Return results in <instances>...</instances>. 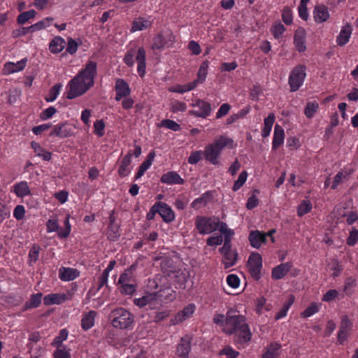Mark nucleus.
I'll list each match as a JSON object with an SVG mask.
<instances>
[{
    "label": "nucleus",
    "instance_id": "f257e3e1",
    "mask_svg": "<svg viewBox=\"0 0 358 358\" xmlns=\"http://www.w3.org/2000/svg\"><path fill=\"white\" fill-rule=\"evenodd\" d=\"M96 74V62L90 61L85 69L80 71L69 83V91L66 98L73 99L84 94L94 85Z\"/></svg>",
    "mask_w": 358,
    "mask_h": 358
},
{
    "label": "nucleus",
    "instance_id": "f03ea898",
    "mask_svg": "<svg viewBox=\"0 0 358 358\" xmlns=\"http://www.w3.org/2000/svg\"><path fill=\"white\" fill-rule=\"evenodd\" d=\"M245 320V316L234 314V311L231 309L227 313L226 327L224 331L229 335L234 334L236 342L240 344L248 343L252 337L250 327Z\"/></svg>",
    "mask_w": 358,
    "mask_h": 358
},
{
    "label": "nucleus",
    "instance_id": "7ed1b4c3",
    "mask_svg": "<svg viewBox=\"0 0 358 358\" xmlns=\"http://www.w3.org/2000/svg\"><path fill=\"white\" fill-rule=\"evenodd\" d=\"M233 140L226 136H221L213 143L206 147L203 152L205 159L212 164H219L218 157L222 150L228 145H232Z\"/></svg>",
    "mask_w": 358,
    "mask_h": 358
},
{
    "label": "nucleus",
    "instance_id": "20e7f679",
    "mask_svg": "<svg viewBox=\"0 0 358 358\" xmlns=\"http://www.w3.org/2000/svg\"><path fill=\"white\" fill-rule=\"evenodd\" d=\"M111 324L115 328L127 329L134 322V315L124 308H117L111 312Z\"/></svg>",
    "mask_w": 358,
    "mask_h": 358
},
{
    "label": "nucleus",
    "instance_id": "39448f33",
    "mask_svg": "<svg viewBox=\"0 0 358 358\" xmlns=\"http://www.w3.org/2000/svg\"><path fill=\"white\" fill-rule=\"evenodd\" d=\"M220 225V218L217 217L197 216L195 226L200 234H208L216 231Z\"/></svg>",
    "mask_w": 358,
    "mask_h": 358
},
{
    "label": "nucleus",
    "instance_id": "423d86ee",
    "mask_svg": "<svg viewBox=\"0 0 358 358\" xmlns=\"http://www.w3.org/2000/svg\"><path fill=\"white\" fill-rule=\"evenodd\" d=\"M172 292H173V291L171 288L166 287L158 292L147 294L141 298L135 299L134 302L135 305L139 307H143L151 301L157 299L162 300V299H165L172 300V299L174 298Z\"/></svg>",
    "mask_w": 358,
    "mask_h": 358
},
{
    "label": "nucleus",
    "instance_id": "0eeeda50",
    "mask_svg": "<svg viewBox=\"0 0 358 358\" xmlns=\"http://www.w3.org/2000/svg\"><path fill=\"white\" fill-rule=\"evenodd\" d=\"M247 266L251 277L255 280H259L262 267V256L257 252H252L248 258Z\"/></svg>",
    "mask_w": 358,
    "mask_h": 358
},
{
    "label": "nucleus",
    "instance_id": "6e6552de",
    "mask_svg": "<svg viewBox=\"0 0 358 358\" xmlns=\"http://www.w3.org/2000/svg\"><path fill=\"white\" fill-rule=\"evenodd\" d=\"M306 66L303 64L297 65L292 69V92L297 91L303 85L306 76Z\"/></svg>",
    "mask_w": 358,
    "mask_h": 358
},
{
    "label": "nucleus",
    "instance_id": "1a4fd4ad",
    "mask_svg": "<svg viewBox=\"0 0 358 358\" xmlns=\"http://www.w3.org/2000/svg\"><path fill=\"white\" fill-rule=\"evenodd\" d=\"M192 106H198L201 109V111L197 110H189V114L198 117L206 118L211 112L210 103L201 99H197Z\"/></svg>",
    "mask_w": 358,
    "mask_h": 358
},
{
    "label": "nucleus",
    "instance_id": "9d476101",
    "mask_svg": "<svg viewBox=\"0 0 358 358\" xmlns=\"http://www.w3.org/2000/svg\"><path fill=\"white\" fill-rule=\"evenodd\" d=\"M115 90L116 92V101H120L122 98L127 97L131 93L128 83L122 78L116 80Z\"/></svg>",
    "mask_w": 358,
    "mask_h": 358
},
{
    "label": "nucleus",
    "instance_id": "9b49d317",
    "mask_svg": "<svg viewBox=\"0 0 358 358\" xmlns=\"http://www.w3.org/2000/svg\"><path fill=\"white\" fill-rule=\"evenodd\" d=\"M156 204L159 205L157 213L160 215L165 222H171L175 219V214L168 204L161 201L157 202Z\"/></svg>",
    "mask_w": 358,
    "mask_h": 358
},
{
    "label": "nucleus",
    "instance_id": "f8f14e48",
    "mask_svg": "<svg viewBox=\"0 0 358 358\" xmlns=\"http://www.w3.org/2000/svg\"><path fill=\"white\" fill-rule=\"evenodd\" d=\"M72 129L67 123H61L55 125L53 130L50 133V136H56L59 138H67L73 135Z\"/></svg>",
    "mask_w": 358,
    "mask_h": 358
},
{
    "label": "nucleus",
    "instance_id": "ddd939ff",
    "mask_svg": "<svg viewBox=\"0 0 358 358\" xmlns=\"http://www.w3.org/2000/svg\"><path fill=\"white\" fill-rule=\"evenodd\" d=\"M248 239L252 247L255 248H259L262 243L266 241V233L259 231L258 230L252 231L250 232Z\"/></svg>",
    "mask_w": 358,
    "mask_h": 358
},
{
    "label": "nucleus",
    "instance_id": "4468645a",
    "mask_svg": "<svg viewBox=\"0 0 358 358\" xmlns=\"http://www.w3.org/2000/svg\"><path fill=\"white\" fill-rule=\"evenodd\" d=\"M306 30L302 27L298 28L294 33V43L300 52L306 50Z\"/></svg>",
    "mask_w": 358,
    "mask_h": 358
},
{
    "label": "nucleus",
    "instance_id": "2eb2a0df",
    "mask_svg": "<svg viewBox=\"0 0 358 358\" xmlns=\"http://www.w3.org/2000/svg\"><path fill=\"white\" fill-rule=\"evenodd\" d=\"M160 182L168 185H182L185 180L176 171H169L162 175Z\"/></svg>",
    "mask_w": 358,
    "mask_h": 358
},
{
    "label": "nucleus",
    "instance_id": "dca6fc26",
    "mask_svg": "<svg viewBox=\"0 0 358 358\" xmlns=\"http://www.w3.org/2000/svg\"><path fill=\"white\" fill-rule=\"evenodd\" d=\"M313 16L315 22L317 23L327 21L329 17L327 7L324 4L316 5L313 10Z\"/></svg>",
    "mask_w": 358,
    "mask_h": 358
},
{
    "label": "nucleus",
    "instance_id": "f3484780",
    "mask_svg": "<svg viewBox=\"0 0 358 358\" xmlns=\"http://www.w3.org/2000/svg\"><path fill=\"white\" fill-rule=\"evenodd\" d=\"M59 278L63 281H71L80 275V271L76 268L70 267H61L59 271Z\"/></svg>",
    "mask_w": 358,
    "mask_h": 358
},
{
    "label": "nucleus",
    "instance_id": "a211bd4d",
    "mask_svg": "<svg viewBox=\"0 0 358 358\" xmlns=\"http://www.w3.org/2000/svg\"><path fill=\"white\" fill-rule=\"evenodd\" d=\"M352 26L348 23L343 26L337 36L336 43L340 46H344L348 41L352 34Z\"/></svg>",
    "mask_w": 358,
    "mask_h": 358
},
{
    "label": "nucleus",
    "instance_id": "6ab92c4d",
    "mask_svg": "<svg viewBox=\"0 0 358 358\" xmlns=\"http://www.w3.org/2000/svg\"><path fill=\"white\" fill-rule=\"evenodd\" d=\"M191 350V338L189 336H185L181 338L180 343L177 347V353L178 356L186 357L188 356Z\"/></svg>",
    "mask_w": 358,
    "mask_h": 358
},
{
    "label": "nucleus",
    "instance_id": "aec40b11",
    "mask_svg": "<svg viewBox=\"0 0 358 358\" xmlns=\"http://www.w3.org/2000/svg\"><path fill=\"white\" fill-rule=\"evenodd\" d=\"M165 36H171L170 31H164L159 33L154 38H153V44L152 45V48L153 50H161L166 45H169L164 40Z\"/></svg>",
    "mask_w": 358,
    "mask_h": 358
},
{
    "label": "nucleus",
    "instance_id": "412c9836",
    "mask_svg": "<svg viewBox=\"0 0 358 358\" xmlns=\"http://www.w3.org/2000/svg\"><path fill=\"white\" fill-rule=\"evenodd\" d=\"M160 267L162 273L169 278H172V273L177 269L173 265V259L169 257L162 259L160 264Z\"/></svg>",
    "mask_w": 358,
    "mask_h": 358
},
{
    "label": "nucleus",
    "instance_id": "4be33fe9",
    "mask_svg": "<svg viewBox=\"0 0 358 358\" xmlns=\"http://www.w3.org/2000/svg\"><path fill=\"white\" fill-rule=\"evenodd\" d=\"M136 59L138 62V72L143 77L145 72V50L143 47L138 48Z\"/></svg>",
    "mask_w": 358,
    "mask_h": 358
},
{
    "label": "nucleus",
    "instance_id": "5701e85b",
    "mask_svg": "<svg viewBox=\"0 0 358 358\" xmlns=\"http://www.w3.org/2000/svg\"><path fill=\"white\" fill-rule=\"evenodd\" d=\"M290 266L289 263L281 264L272 269L271 276L275 280L283 278L289 271Z\"/></svg>",
    "mask_w": 358,
    "mask_h": 358
},
{
    "label": "nucleus",
    "instance_id": "b1692460",
    "mask_svg": "<svg viewBox=\"0 0 358 358\" xmlns=\"http://www.w3.org/2000/svg\"><path fill=\"white\" fill-rule=\"evenodd\" d=\"M194 311V305L189 304L185 307L183 310L179 312L174 318L173 324H178L182 322L187 318H188Z\"/></svg>",
    "mask_w": 358,
    "mask_h": 358
},
{
    "label": "nucleus",
    "instance_id": "393cba45",
    "mask_svg": "<svg viewBox=\"0 0 358 358\" xmlns=\"http://www.w3.org/2000/svg\"><path fill=\"white\" fill-rule=\"evenodd\" d=\"M284 136V130L282 127L278 124H275L272 143L273 149H277L283 143Z\"/></svg>",
    "mask_w": 358,
    "mask_h": 358
},
{
    "label": "nucleus",
    "instance_id": "a878e982",
    "mask_svg": "<svg viewBox=\"0 0 358 358\" xmlns=\"http://www.w3.org/2000/svg\"><path fill=\"white\" fill-rule=\"evenodd\" d=\"M66 42L64 38L60 36L55 37L49 45V48L52 53H59L65 48Z\"/></svg>",
    "mask_w": 358,
    "mask_h": 358
},
{
    "label": "nucleus",
    "instance_id": "bb28decb",
    "mask_svg": "<svg viewBox=\"0 0 358 358\" xmlns=\"http://www.w3.org/2000/svg\"><path fill=\"white\" fill-rule=\"evenodd\" d=\"M223 255L224 259L222 263L224 264V268H229L234 266L238 258V253L231 250L220 252Z\"/></svg>",
    "mask_w": 358,
    "mask_h": 358
},
{
    "label": "nucleus",
    "instance_id": "cd10ccee",
    "mask_svg": "<svg viewBox=\"0 0 358 358\" xmlns=\"http://www.w3.org/2000/svg\"><path fill=\"white\" fill-rule=\"evenodd\" d=\"M96 315L95 311L90 310L83 316L81 320V327L84 330H88L94 326Z\"/></svg>",
    "mask_w": 358,
    "mask_h": 358
},
{
    "label": "nucleus",
    "instance_id": "c85d7f7f",
    "mask_svg": "<svg viewBox=\"0 0 358 358\" xmlns=\"http://www.w3.org/2000/svg\"><path fill=\"white\" fill-rule=\"evenodd\" d=\"M65 294H50L43 298V303L46 306L60 304L66 300Z\"/></svg>",
    "mask_w": 358,
    "mask_h": 358
},
{
    "label": "nucleus",
    "instance_id": "c756f323",
    "mask_svg": "<svg viewBox=\"0 0 358 358\" xmlns=\"http://www.w3.org/2000/svg\"><path fill=\"white\" fill-rule=\"evenodd\" d=\"M274 121L275 115L273 113H269L267 117L264 119V127L262 131V136L263 138H266L269 136Z\"/></svg>",
    "mask_w": 358,
    "mask_h": 358
},
{
    "label": "nucleus",
    "instance_id": "7c9ffc66",
    "mask_svg": "<svg viewBox=\"0 0 358 358\" xmlns=\"http://www.w3.org/2000/svg\"><path fill=\"white\" fill-rule=\"evenodd\" d=\"M213 197V193L210 191L203 194L201 197L193 201L191 206L193 208H199L200 205H206L209 200Z\"/></svg>",
    "mask_w": 358,
    "mask_h": 358
},
{
    "label": "nucleus",
    "instance_id": "2f4dec72",
    "mask_svg": "<svg viewBox=\"0 0 358 358\" xmlns=\"http://www.w3.org/2000/svg\"><path fill=\"white\" fill-rule=\"evenodd\" d=\"M107 236L110 241H115L117 240L120 236V224L117 223L108 224Z\"/></svg>",
    "mask_w": 358,
    "mask_h": 358
},
{
    "label": "nucleus",
    "instance_id": "473e14b6",
    "mask_svg": "<svg viewBox=\"0 0 358 358\" xmlns=\"http://www.w3.org/2000/svg\"><path fill=\"white\" fill-rule=\"evenodd\" d=\"M15 193L18 197H24L31 194L27 182L22 181L15 185Z\"/></svg>",
    "mask_w": 358,
    "mask_h": 358
},
{
    "label": "nucleus",
    "instance_id": "72a5a7b5",
    "mask_svg": "<svg viewBox=\"0 0 358 358\" xmlns=\"http://www.w3.org/2000/svg\"><path fill=\"white\" fill-rule=\"evenodd\" d=\"M280 348V345L277 343H271L266 351L263 354L262 358H277L278 356V350Z\"/></svg>",
    "mask_w": 358,
    "mask_h": 358
},
{
    "label": "nucleus",
    "instance_id": "f704fd0d",
    "mask_svg": "<svg viewBox=\"0 0 358 358\" xmlns=\"http://www.w3.org/2000/svg\"><path fill=\"white\" fill-rule=\"evenodd\" d=\"M41 299L42 293L32 294L30 299L25 303L24 306V310L38 307L41 303Z\"/></svg>",
    "mask_w": 358,
    "mask_h": 358
},
{
    "label": "nucleus",
    "instance_id": "c9c22d12",
    "mask_svg": "<svg viewBox=\"0 0 358 358\" xmlns=\"http://www.w3.org/2000/svg\"><path fill=\"white\" fill-rule=\"evenodd\" d=\"M151 26V22L145 20L144 18L139 17L134 20L132 23L131 31H141L144 29H147Z\"/></svg>",
    "mask_w": 358,
    "mask_h": 358
},
{
    "label": "nucleus",
    "instance_id": "e433bc0d",
    "mask_svg": "<svg viewBox=\"0 0 358 358\" xmlns=\"http://www.w3.org/2000/svg\"><path fill=\"white\" fill-rule=\"evenodd\" d=\"M172 279H174L175 281L180 285V287L182 286V288H185V282H187V275L182 272L180 269H176L173 273H172Z\"/></svg>",
    "mask_w": 358,
    "mask_h": 358
},
{
    "label": "nucleus",
    "instance_id": "4c0bfd02",
    "mask_svg": "<svg viewBox=\"0 0 358 358\" xmlns=\"http://www.w3.org/2000/svg\"><path fill=\"white\" fill-rule=\"evenodd\" d=\"M36 11L34 10H29L28 11L20 13L17 17V22L19 24H24L30 19L35 17Z\"/></svg>",
    "mask_w": 358,
    "mask_h": 358
},
{
    "label": "nucleus",
    "instance_id": "58836bf2",
    "mask_svg": "<svg viewBox=\"0 0 358 358\" xmlns=\"http://www.w3.org/2000/svg\"><path fill=\"white\" fill-rule=\"evenodd\" d=\"M319 105L316 101L308 102L305 108L304 114L308 118H311L317 111Z\"/></svg>",
    "mask_w": 358,
    "mask_h": 358
},
{
    "label": "nucleus",
    "instance_id": "ea45409f",
    "mask_svg": "<svg viewBox=\"0 0 358 358\" xmlns=\"http://www.w3.org/2000/svg\"><path fill=\"white\" fill-rule=\"evenodd\" d=\"M312 209V203L308 200H303L297 207V214L299 216H303L310 212Z\"/></svg>",
    "mask_w": 358,
    "mask_h": 358
},
{
    "label": "nucleus",
    "instance_id": "a19ab883",
    "mask_svg": "<svg viewBox=\"0 0 358 358\" xmlns=\"http://www.w3.org/2000/svg\"><path fill=\"white\" fill-rule=\"evenodd\" d=\"M62 87L61 83L54 85L49 91V94L45 98L47 102H52L55 101L59 94L60 89Z\"/></svg>",
    "mask_w": 358,
    "mask_h": 358
},
{
    "label": "nucleus",
    "instance_id": "79ce46f5",
    "mask_svg": "<svg viewBox=\"0 0 358 358\" xmlns=\"http://www.w3.org/2000/svg\"><path fill=\"white\" fill-rule=\"evenodd\" d=\"M68 336V331L66 329H63L60 331L59 335L55 338L52 345L57 348H60L62 345L63 341H65Z\"/></svg>",
    "mask_w": 358,
    "mask_h": 358
},
{
    "label": "nucleus",
    "instance_id": "37998d69",
    "mask_svg": "<svg viewBox=\"0 0 358 358\" xmlns=\"http://www.w3.org/2000/svg\"><path fill=\"white\" fill-rule=\"evenodd\" d=\"M160 126L168 128L174 131H178L181 129L179 124L169 119L163 120L160 123Z\"/></svg>",
    "mask_w": 358,
    "mask_h": 358
},
{
    "label": "nucleus",
    "instance_id": "c03bdc74",
    "mask_svg": "<svg viewBox=\"0 0 358 358\" xmlns=\"http://www.w3.org/2000/svg\"><path fill=\"white\" fill-rule=\"evenodd\" d=\"M52 20L53 19L52 17H46L36 24L31 25V33L45 29L47 26H48L49 22L52 21Z\"/></svg>",
    "mask_w": 358,
    "mask_h": 358
},
{
    "label": "nucleus",
    "instance_id": "a18cd8bd",
    "mask_svg": "<svg viewBox=\"0 0 358 358\" xmlns=\"http://www.w3.org/2000/svg\"><path fill=\"white\" fill-rule=\"evenodd\" d=\"M248 177V173L246 171H243L238 176V179L234 182L233 186V190L237 191L239 189L243 184L245 182Z\"/></svg>",
    "mask_w": 358,
    "mask_h": 358
},
{
    "label": "nucleus",
    "instance_id": "49530a36",
    "mask_svg": "<svg viewBox=\"0 0 358 358\" xmlns=\"http://www.w3.org/2000/svg\"><path fill=\"white\" fill-rule=\"evenodd\" d=\"M310 0H301L299 6L298 8L299 16L304 20L308 17L307 3Z\"/></svg>",
    "mask_w": 358,
    "mask_h": 358
},
{
    "label": "nucleus",
    "instance_id": "de8ad7c7",
    "mask_svg": "<svg viewBox=\"0 0 358 358\" xmlns=\"http://www.w3.org/2000/svg\"><path fill=\"white\" fill-rule=\"evenodd\" d=\"M271 31L275 38H279L285 31V27L281 22H278L272 26Z\"/></svg>",
    "mask_w": 358,
    "mask_h": 358
},
{
    "label": "nucleus",
    "instance_id": "09e8293b",
    "mask_svg": "<svg viewBox=\"0 0 358 358\" xmlns=\"http://www.w3.org/2000/svg\"><path fill=\"white\" fill-rule=\"evenodd\" d=\"M352 324L347 315L342 316L339 330L348 333L352 329Z\"/></svg>",
    "mask_w": 358,
    "mask_h": 358
},
{
    "label": "nucleus",
    "instance_id": "8fccbe9b",
    "mask_svg": "<svg viewBox=\"0 0 358 358\" xmlns=\"http://www.w3.org/2000/svg\"><path fill=\"white\" fill-rule=\"evenodd\" d=\"M79 43L72 38H68L67 46L66 51L71 55H73L76 52Z\"/></svg>",
    "mask_w": 358,
    "mask_h": 358
},
{
    "label": "nucleus",
    "instance_id": "3c124183",
    "mask_svg": "<svg viewBox=\"0 0 358 358\" xmlns=\"http://www.w3.org/2000/svg\"><path fill=\"white\" fill-rule=\"evenodd\" d=\"M358 241V230L352 228L350 232L349 236L347 238L346 243L350 246H354Z\"/></svg>",
    "mask_w": 358,
    "mask_h": 358
},
{
    "label": "nucleus",
    "instance_id": "603ef678",
    "mask_svg": "<svg viewBox=\"0 0 358 358\" xmlns=\"http://www.w3.org/2000/svg\"><path fill=\"white\" fill-rule=\"evenodd\" d=\"M319 308L317 305L315 303H312L310 306L306 308L301 313V317H308L311 316L312 315L316 313L318 311Z\"/></svg>",
    "mask_w": 358,
    "mask_h": 358
},
{
    "label": "nucleus",
    "instance_id": "864d4df0",
    "mask_svg": "<svg viewBox=\"0 0 358 358\" xmlns=\"http://www.w3.org/2000/svg\"><path fill=\"white\" fill-rule=\"evenodd\" d=\"M94 132L98 136L101 137L103 136V134H104L103 129L105 127V122L103 120H96L94 124Z\"/></svg>",
    "mask_w": 358,
    "mask_h": 358
},
{
    "label": "nucleus",
    "instance_id": "5fc2aeb1",
    "mask_svg": "<svg viewBox=\"0 0 358 358\" xmlns=\"http://www.w3.org/2000/svg\"><path fill=\"white\" fill-rule=\"evenodd\" d=\"M291 306V298H289L287 301L285 303L283 307L276 313L275 316V319L279 320L282 318L287 315V310L289 308V306Z\"/></svg>",
    "mask_w": 358,
    "mask_h": 358
},
{
    "label": "nucleus",
    "instance_id": "6e6d98bb",
    "mask_svg": "<svg viewBox=\"0 0 358 358\" xmlns=\"http://www.w3.org/2000/svg\"><path fill=\"white\" fill-rule=\"evenodd\" d=\"M220 355H224L227 358H236L239 352L233 350L230 346H227L220 352Z\"/></svg>",
    "mask_w": 358,
    "mask_h": 358
},
{
    "label": "nucleus",
    "instance_id": "4d7b16f0",
    "mask_svg": "<svg viewBox=\"0 0 358 358\" xmlns=\"http://www.w3.org/2000/svg\"><path fill=\"white\" fill-rule=\"evenodd\" d=\"M227 282L229 286L232 288H237L240 285L239 278L234 274H230L227 278Z\"/></svg>",
    "mask_w": 358,
    "mask_h": 358
},
{
    "label": "nucleus",
    "instance_id": "13d9d810",
    "mask_svg": "<svg viewBox=\"0 0 358 358\" xmlns=\"http://www.w3.org/2000/svg\"><path fill=\"white\" fill-rule=\"evenodd\" d=\"M155 157V152L152 150L148 154L146 159L141 164L140 166H141V168H143L144 170L147 171L151 166Z\"/></svg>",
    "mask_w": 358,
    "mask_h": 358
},
{
    "label": "nucleus",
    "instance_id": "bf43d9fd",
    "mask_svg": "<svg viewBox=\"0 0 358 358\" xmlns=\"http://www.w3.org/2000/svg\"><path fill=\"white\" fill-rule=\"evenodd\" d=\"M56 112L57 109L53 106H50L40 114V118L42 120L50 118Z\"/></svg>",
    "mask_w": 358,
    "mask_h": 358
},
{
    "label": "nucleus",
    "instance_id": "052dcab7",
    "mask_svg": "<svg viewBox=\"0 0 358 358\" xmlns=\"http://www.w3.org/2000/svg\"><path fill=\"white\" fill-rule=\"evenodd\" d=\"M122 286L120 287V292L124 294H132L135 290L136 287L132 284H121Z\"/></svg>",
    "mask_w": 358,
    "mask_h": 358
},
{
    "label": "nucleus",
    "instance_id": "680f3d73",
    "mask_svg": "<svg viewBox=\"0 0 358 358\" xmlns=\"http://www.w3.org/2000/svg\"><path fill=\"white\" fill-rule=\"evenodd\" d=\"M48 232L57 231L59 229V225L56 219H50L46 223Z\"/></svg>",
    "mask_w": 358,
    "mask_h": 358
},
{
    "label": "nucleus",
    "instance_id": "e2e57ef3",
    "mask_svg": "<svg viewBox=\"0 0 358 358\" xmlns=\"http://www.w3.org/2000/svg\"><path fill=\"white\" fill-rule=\"evenodd\" d=\"M40 247L36 245H34L29 252V256L31 261L36 262L38 259Z\"/></svg>",
    "mask_w": 358,
    "mask_h": 358
},
{
    "label": "nucleus",
    "instance_id": "0e129e2a",
    "mask_svg": "<svg viewBox=\"0 0 358 358\" xmlns=\"http://www.w3.org/2000/svg\"><path fill=\"white\" fill-rule=\"evenodd\" d=\"M201 159V152L194 151L192 152L188 158V162L191 164H197Z\"/></svg>",
    "mask_w": 358,
    "mask_h": 358
},
{
    "label": "nucleus",
    "instance_id": "69168bd1",
    "mask_svg": "<svg viewBox=\"0 0 358 358\" xmlns=\"http://www.w3.org/2000/svg\"><path fill=\"white\" fill-rule=\"evenodd\" d=\"M223 241L222 236H210L207 239V245L210 246L221 245Z\"/></svg>",
    "mask_w": 358,
    "mask_h": 358
},
{
    "label": "nucleus",
    "instance_id": "338daca9",
    "mask_svg": "<svg viewBox=\"0 0 358 358\" xmlns=\"http://www.w3.org/2000/svg\"><path fill=\"white\" fill-rule=\"evenodd\" d=\"M231 108V106L229 103H223L220 108H219L217 114H216V118H220L224 115H226L229 110Z\"/></svg>",
    "mask_w": 358,
    "mask_h": 358
},
{
    "label": "nucleus",
    "instance_id": "774afa93",
    "mask_svg": "<svg viewBox=\"0 0 358 358\" xmlns=\"http://www.w3.org/2000/svg\"><path fill=\"white\" fill-rule=\"evenodd\" d=\"M54 358H71L69 352L65 349H57L53 354Z\"/></svg>",
    "mask_w": 358,
    "mask_h": 358
}]
</instances>
